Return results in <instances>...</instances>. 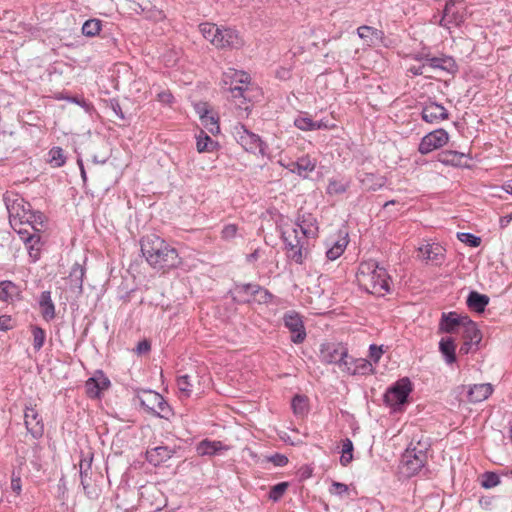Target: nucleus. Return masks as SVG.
<instances>
[{
    "instance_id": "1",
    "label": "nucleus",
    "mask_w": 512,
    "mask_h": 512,
    "mask_svg": "<svg viewBox=\"0 0 512 512\" xmlns=\"http://www.w3.org/2000/svg\"><path fill=\"white\" fill-rule=\"evenodd\" d=\"M3 201L9 214L11 227L24 242L33 262L40 258L43 245L41 233L47 228V217L41 211H35L20 194L6 191Z\"/></svg>"
},
{
    "instance_id": "2",
    "label": "nucleus",
    "mask_w": 512,
    "mask_h": 512,
    "mask_svg": "<svg viewBox=\"0 0 512 512\" xmlns=\"http://www.w3.org/2000/svg\"><path fill=\"white\" fill-rule=\"evenodd\" d=\"M141 253L148 264L157 270H170L182 264L176 248L156 234H147L140 240Z\"/></svg>"
},
{
    "instance_id": "3",
    "label": "nucleus",
    "mask_w": 512,
    "mask_h": 512,
    "mask_svg": "<svg viewBox=\"0 0 512 512\" xmlns=\"http://www.w3.org/2000/svg\"><path fill=\"white\" fill-rule=\"evenodd\" d=\"M361 289L375 296H384L390 291L391 278L384 267L374 260L363 261L356 274Z\"/></svg>"
},
{
    "instance_id": "4",
    "label": "nucleus",
    "mask_w": 512,
    "mask_h": 512,
    "mask_svg": "<svg viewBox=\"0 0 512 512\" xmlns=\"http://www.w3.org/2000/svg\"><path fill=\"white\" fill-rule=\"evenodd\" d=\"M316 236V229L300 225L297 228H287L282 232L287 257L297 264H302L308 254V238Z\"/></svg>"
},
{
    "instance_id": "5",
    "label": "nucleus",
    "mask_w": 512,
    "mask_h": 512,
    "mask_svg": "<svg viewBox=\"0 0 512 512\" xmlns=\"http://www.w3.org/2000/svg\"><path fill=\"white\" fill-rule=\"evenodd\" d=\"M250 84V76L244 71L228 69L222 74L221 89L233 99H239V106L248 99L246 92Z\"/></svg>"
},
{
    "instance_id": "6",
    "label": "nucleus",
    "mask_w": 512,
    "mask_h": 512,
    "mask_svg": "<svg viewBox=\"0 0 512 512\" xmlns=\"http://www.w3.org/2000/svg\"><path fill=\"white\" fill-rule=\"evenodd\" d=\"M141 407L148 413L169 419L173 415V411L162 395L152 390H143L138 394Z\"/></svg>"
},
{
    "instance_id": "7",
    "label": "nucleus",
    "mask_w": 512,
    "mask_h": 512,
    "mask_svg": "<svg viewBox=\"0 0 512 512\" xmlns=\"http://www.w3.org/2000/svg\"><path fill=\"white\" fill-rule=\"evenodd\" d=\"M320 361L324 364H336L343 371L349 364L348 348L343 343L326 342L321 344Z\"/></svg>"
},
{
    "instance_id": "8",
    "label": "nucleus",
    "mask_w": 512,
    "mask_h": 512,
    "mask_svg": "<svg viewBox=\"0 0 512 512\" xmlns=\"http://www.w3.org/2000/svg\"><path fill=\"white\" fill-rule=\"evenodd\" d=\"M412 391V383L409 378L404 377L396 381L384 394V402L386 405L397 410L404 405Z\"/></svg>"
},
{
    "instance_id": "9",
    "label": "nucleus",
    "mask_w": 512,
    "mask_h": 512,
    "mask_svg": "<svg viewBox=\"0 0 512 512\" xmlns=\"http://www.w3.org/2000/svg\"><path fill=\"white\" fill-rule=\"evenodd\" d=\"M235 137L237 142L247 151L253 154L264 156L267 145L261 137L249 131L244 125L235 127Z\"/></svg>"
},
{
    "instance_id": "10",
    "label": "nucleus",
    "mask_w": 512,
    "mask_h": 512,
    "mask_svg": "<svg viewBox=\"0 0 512 512\" xmlns=\"http://www.w3.org/2000/svg\"><path fill=\"white\" fill-rule=\"evenodd\" d=\"M401 462L407 477L418 474L427 462L426 449L412 448L409 446L403 453Z\"/></svg>"
},
{
    "instance_id": "11",
    "label": "nucleus",
    "mask_w": 512,
    "mask_h": 512,
    "mask_svg": "<svg viewBox=\"0 0 512 512\" xmlns=\"http://www.w3.org/2000/svg\"><path fill=\"white\" fill-rule=\"evenodd\" d=\"M466 18V6L463 0H448L443 10L439 25L449 28L450 25L460 26Z\"/></svg>"
},
{
    "instance_id": "12",
    "label": "nucleus",
    "mask_w": 512,
    "mask_h": 512,
    "mask_svg": "<svg viewBox=\"0 0 512 512\" xmlns=\"http://www.w3.org/2000/svg\"><path fill=\"white\" fill-rule=\"evenodd\" d=\"M448 141V132L443 128H439L429 132L421 139L418 151L422 155H427L430 152L443 147Z\"/></svg>"
},
{
    "instance_id": "13",
    "label": "nucleus",
    "mask_w": 512,
    "mask_h": 512,
    "mask_svg": "<svg viewBox=\"0 0 512 512\" xmlns=\"http://www.w3.org/2000/svg\"><path fill=\"white\" fill-rule=\"evenodd\" d=\"M24 423L28 433H30L33 438L39 439L43 436L44 423L36 405L32 403L25 405Z\"/></svg>"
},
{
    "instance_id": "14",
    "label": "nucleus",
    "mask_w": 512,
    "mask_h": 512,
    "mask_svg": "<svg viewBox=\"0 0 512 512\" xmlns=\"http://www.w3.org/2000/svg\"><path fill=\"white\" fill-rule=\"evenodd\" d=\"M285 327L291 332V341L301 344L306 339V331L302 317L295 311H288L283 316Z\"/></svg>"
},
{
    "instance_id": "15",
    "label": "nucleus",
    "mask_w": 512,
    "mask_h": 512,
    "mask_svg": "<svg viewBox=\"0 0 512 512\" xmlns=\"http://www.w3.org/2000/svg\"><path fill=\"white\" fill-rule=\"evenodd\" d=\"M469 316L460 315L457 312H443L439 322V332L454 334L460 333Z\"/></svg>"
},
{
    "instance_id": "16",
    "label": "nucleus",
    "mask_w": 512,
    "mask_h": 512,
    "mask_svg": "<svg viewBox=\"0 0 512 512\" xmlns=\"http://www.w3.org/2000/svg\"><path fill=\"white\" fill-rule=\"evenodd\" d=\"M421 118L426 123L438 124L443 120H447L449 113L443 105L434 101H428L422 106Z\"/></svg>"
},
{
    "instance_id": "17",
    "label": "nucleus",
    "mask_w": 512,
    "mask_h": 512,
    "mask_svg": "<svg viewBox=\"0 0 512 512\" xmlns=\"http://www.w3.org/2000/svg\"><path fill=\"white\" fill-rule=\"evenodd\" d=\"M244 45V40L239 32L232 28H219L216 46L220 48L239 49Z\"/></svg>"
},
{
    "instance_id": "18",
    "label": "nucleus",
    "mask_w": 512,
    "mask_h": 512,
    "mask_svg": "<svg viewBox=\"0 0 512 512\" xmlns=\"http://www.w3.org/2000/svg\"><path fill=\"white\" fill-rule=\"evenodd\" d=\"M110 380L102 371H98L95 376L89 378L85 383L86 393L90 398H98L101 391L108 389Z\"/></svg>"
},
{
    "instance_id": "19",
    "label": "nucleus",
    "mask_w": 512,
    "mask_h": 512,
    "mask_svg": "<svg viewBox=\"0 0 512 512\" xmlns=\"http://www.w3.org/2000/svg\"><path fill=\"white\" fill-rule=\"evenodd\" d=\"M173 454V449L167 446H158L146 452V460L154 466H159L169 460Z\"/></svg>"
},
{
    "instance_id": "20",
    "label": "nucleus",
    "mask_w": 512,
    "mask_h": 512,
    "mask_svg": "<svg viewBox=\"0 0 512 512\" xmlns=\"http://www.w3.org/2000/svg\"><path fill=\"white\" fill-rule=\"evenodd\" d=\"M428 67L438 69L450 74H454L458 70V66L451 56L442 55L440 57L431 56L428 59Z\"/></svg>"
},
{
    "instance_id": "21",
    "label": "nucleus",
    "mask_w": 512,
    "mask_h": 512,
    "mask_svg": "<svg viewBox=\"0 0 512 512\" xmlns=\"http://www.w3.org/2000/svg\"><path fill=\"white\" fill-rule=\"evenodd\" d=\"M85 276V268L79 263H75L70 270L68 275V283L70 290L81 294L83 291V279Z\"/></svg>"
},
{
    "instance_id": "22",
    "label": "nucleus",
    "mask_w": 512,
    "mask_h": 512,
    "mask_svg": "<svg viewBox=\"0 0 512 512\" xmlns=\"http://www.w3.org/2000/svg\"><path fill=\"white\" fill-rule=\"evenodd\" d=\"M493 392V387L489 383L475 384L468 390L467 397L471 403H479L486 400Z\"/></svg>"
},
{
    "instance_id": "23",
    "label": "nucleus",
    "mask_w": 512,
    "mask_h": 512,
    "mask_svg": "<svg viewBox=\"0 0 512 512\" xmlns=\"http://www.w3.org/2000/svg\"><path fill=\"white\" fill-rule=\"evenodd\" d=\"M343 371H346L347 373L351 375L361 374L366 375L371 372H373V366L370 361L359 358L354 359L353 357L349 356V364L345 365L343 368Z\"/></svg>"
},
{
    "instance_id": "24",
    "label": "nucleus",
    "mask_w": 512,
    "mask_h": 512,
    "mask_svg": "<svg viewBox=\"0 0 512 512\" xmlns=\"http://www.w3.org/2000/svg\"><path fill=\"white\" fill-rule=\"evenodd\" d=\"M40 312L43 319L47 322L53 320L56 316L55 305L51 298L50 291H43L40 294L39 300Z\"/></svg>"
},
{
    "instance_id": "25",
    "label": "nucleus",
    "mask_w": 512,
    "mask_h": 512,
    "mask_svg": "<svg viewBox=\"0 0 512 512\" xmlns=\"http://www.w3.org/2000/svg\"><path fill=\"white\" fill-rule=\"evenodd\" d=\"M316 167V163L309 156H303L295 162L289 164L291 172L306 178L309 172H312Z\"/></svg>"
},
{
    "instance_id": "26",
    "label": "nucleus",
    "mask_w": 512,
    "mask_h": 512,
    "mask_svg": "<svg viewBox=\"0 0 512 512\" xmlns=\"http://www.w3.org/2000/svg\"><path fill=\"white\" fill-rule=\"evenodd\" d=\"M465 325L462 327L460 333L462 334V338L465 341H469V343H474L477 347L478 344L482 340V333L479 330L477 324L468 318V320H465Z\"/></svg>"
},
{
    "instance_id": "27",
    "label": "nucleus",
    "mask_w": 512,
    "mask_h": 512,
    "mask_svg": "<svg viewBox=\"0 0 512 512\" xmlns=\"http://www.w3.org/2000/svg\"><path fill=\"white\" fill-rule=\"evenodd\" d=\"M489 297L485 294H481L477 291H471L466 299L468 308L474 312H484L486 306L489 304Z\"/></svg>"
},
{
    "instance_id": "28",
    "label": "nucleus",
    "mask_w": 512,
    "mask_h": 512,
    "mask_svg": "<svg viewBox=\"0 0 512 512\" xmlns=\"http://www.w3.org/2000/svg\"><path fill=\"white\" fill-rule=\"evenodd\" d=\"M439 351L447 364L456 362V345L452 337H443L439 342Z\"/></svg>"
},
{
    "instance_id": "29",
    "label": "nucleus",
    "mask_w": 512,
    "mask_h": 512,
    "mask_svg": "<svg viewBox=\"0 0 512 512\" xmlns=\"http://www.w3.org/2000/svg\"><path fill=\"white\" fill-rule=\"evenodd\" d=\"M362 187L367 191H376L384 186L385 179L374 173H362L359 175Z\"/></svg>"
},
{
    "instance_id": "30",
    "label": "nucleus",
    "mask_w": 512,
    "mask_h": 512,
    "mask_svg": "<svg viewBox=\"0 0 512 512\" xmlns=\"http://www.w3.org/2000/svg\"><path fill=\"white\" fill-rule=\"evenodd\" d=\"M419 253L425 260L440 264L444 258L443 248L439 244H427L419 248Z\"/></svg>"
},
{
    "instance_id": "31",
    "label": "nucleus",
    "mask_w": 512,
    "mask_h": 512,
    "mask_svg": "<svg viewBox=\"0 0 512 512\" xmlns=\"http://www.w3.org/2000/svg\"><path fill=\"white\" fill-rule=\"evenodd\" d=\"M197 379V375L193 376L189 374L179 375L177 377V387L181 393V397L189 398L192 395Z\"/></svg>"
},
{
    "instance_id": "32",
    "label": "nucleus",
    "mask_w": 512,
    "mask_h": 512,
    "mask_svg": "<svg viewBox=\"0 0 512 512\" xmlns=\"http://www.w3.org/2000/svg\"><path fill=\"white\" fill-rule=\"evenodd\" d=\"M20 296L19 287L11 281L5 280L0 282V300L13 301Z\"/></svg>"
},
{
    "instance_id": "33",
    "label": "nucleus",
    "mask_w": 512,
    "mask_h": 512,
    "mask_svg": "<svg viewBox=\"0 0 512 512\" xmlns=\"http://www.w3.org/2000/svg\"><path fill=\"white\" fill-rule=\"evenodd\" d=\"M465 154L454 150H444L438 154V161L444 165L462 166Z\"/></svg>"
},
{
    "instance_id": "34",
    "label": "nucleus",
    "mask_w": 512,
    "mask_h": 512,
    "mask_svg": "<svg viewBox=\"0 0 512 512\" xmlns=\"http://www.w3.org/2000/svg\"><path fill=\"white\" fill-rule=\"evenodd\" d=\"M222 449H224V445L221 441H210L205 439L197 445V453L201 456H212L217 454Z\"/></svg>"
},
{
    "instance_id": "35",
    "label": "nucleus",
    "mask_w": 512,
    "mask_h": 512,
    "mask_svg": "<svg viewBox=\"0 0 512 512\" xmlns=\"http://www.w3.org/2000/svg\"><path fill=\"white\" fill-rule=\"evenodd\" d=\"M92 460H93V454H90L87 457L81 458L80 463H79V473H80V478H81V485L83 486L84 490H86L89 486V484L87 483V477H88L89 471L91 470Z\"/></svg>"
},
{
    "instance_id": "36",
    "label": "nucleus",
    "mask_w": 512,
    "mask_h": 512,
    "mask_svg": "<svg viewBox=\"0 0 512 512\" xmlns=\"http://www.w3.org/2000/svg\"><path fill=\"white\" fill-rule=\"evenodd\" d=\"M349 186H350V182L349 181H344V180H341V179H334L333 178V179L329 180L326 192L329 195L343 194V193H345L347 191Z\"/></svg>"
},
{
    "instance_id": "37",
    "label": "nucleus",
    "mask_w": 512,
    "mask_h": 512,
    "mask_svg": "<svg viewBox=\"0 0 512 512\" xmlns=\"http://www.w3.org/2000/svg\"><path fill=\"white\" fill-rule=\"evenodd\" d=\"M353 460V443L349 438L342 440V451L340 463L342 466H348Z\"/></svg>"
},
{
    "instance_id": "38",
    "label": "nucleus",
    "mask_w": 512,
    "mask_h": 512,
    "mask_svg": "<svg viewBox=\"0 0 512 512\" xmlns=\"http://www.w3.org/2000/svg\"><path fill=\"white\" fill-rule=\"evenodd\" d=\"M203 37L216 46V39L219 34V27L211 23H202L199 26Z\"/></svg>"
},
{
    "instance_id": "39",
    "label": "nucleus",
    "mask_w": 512,
    "mask_h": 512,
    "mask_svg": "<svg viewBox=\"0 0 512 512\" xmlns=\"http://www.w3.org/2000/svg\"><path fill=\"white\" fill-rule=\"evenodd\" d=\"M31 332L33 336V349L38 352L42 349L45 339H46V333L45 330L42 329L39 326H31Z\"/></svg>"
},
{
    "instance_id": "40",
    "label": "nucleus",
    "mask_w": 512,
    "mask_h": 512,
    "mask_svg": "<svg viewBox=\"0 0 512 512\" xmlns=\"http://www.w3.org/2000/svg\"><path fill=\"white\" fill-rule=\"evenodd\" d=\"M101 21L98 19H89L84 22L82 26V33L85 36L93 37L97 35L101 30Z\"/></svg>"
},
{
    "instance_id": "41",
    "label": "nucleus",
    "mask_w": 512,
    "mask_h": 512,
    "mask_svg": "<svg viewBox=\"0 0 512 512\" xmlns=\"http://www.w3.org/2000/svg\"><path fill=\"white\" fill-rule=\"evenodd\" d=\"M196 145L198 152L202 153L212 151L215 143L212 141L210 136L201 131V134L197 137Z\"/></svg>"
},
{
    "instance_id": "42",
    "label": "nucleus",
    "mask_w": 512,
    "mask_h": 512,
    "mask_svg": "<svg viewBox=\"0 0 512 512\" xmlns=\"http://www.w3.org/2000/svg\"><path fill=\"white\" fill-rule=\"evenodd\" d=\"M294 125L302 131H314L315 123L308 114L299 115L294 120Z\"/></svg>"
},
{
    "instance_id": "43",
    "label": "nucleus",
    "mask_w": 512,
    "mask_h": 512,
    "mask_svg": "<svg viewBox=\"0 0 512 512\" xmlns=\"http://www.w3.org/2000/svg\"><path fill=\"white\" fill-rule=\"evenodd\" d=\"M49 156H50L49 161L54 167H61L65 164L66 157L64 155V151L62 148L53 147L49 151Z\"/></svg>"
},
{
    "instance_id": "44",
    "label": "nucleus",
    "mask_w": 512,
    "mask_h": 512,
    "mask_svg": "<svg viewBox=\"0 0 512 512\" xmlns=\"http://www.w3.org/2000/svg\"><path fill=\"white\" fill-rule=\"evenodd\" d=\"M500 483V477L494 472H485L481 476V486L490 489Z\"/></svg>"
},
{
    "instance_id": "45",
    "label": "nucleus",
    "mask_w": 512,
    "mask_h": 512,
    "mask_svg": "<svg viewBox=\"0 0 512 512\" xmlns=\"http://www.w3.org/2000/svg\"><path fill=\"white\" fill-rule=\"evenodd\" d=\"M295 414L303 415L307 412V398L302 395H296L291 402Z\"/></svg>"
},
{
    "instance_id": "46",
    "label": "nucleus",
    "mask_w": 512,
    "mask_h": 512,
    "mask_svg": "<svg viewBox=\"0 0 512 512\" xmlns=\"http://www.w3.org/2000/svg\"><path fill=\"white\" fill-rule=\"evenodd\" d=\"M288 486H289L288 482H280V483L272 486L269 491V499L274 502L279 501L283 497Z\"/></svg>"
},
{
    "instance_id": "47",
    "label": "nucleus",
    "mask_w": 512,
    "mask_h": 512,
    "mask_svg": "<svg viewBox=\"0 0 512 512\" xmlns=\"http://www.w3.org/2000/svg\"><path fill=\"white\" fill-rule=\"evenodd\" d=\"M457 238L462 243L470 246V247H478L481 244V238L468 232H459L457 233Z\"/></svg>"
},
{
    "instance_id": "48",
    "label": "nucleus",
    "mask_w": 512,
    "mask_h": 512,
    "mask_svg": "<svg viewBox=\"0 0 512 512\" xmlns=\"http://www.w3.org/2000/svg\"><path fill=\"white\" fill-rule=\"evenodd\" d=\"M346 248V242L337 241L334 245L326 251V257L333 261L339 258Z\"/></svg>"
},
{
    "instance_id": "49",
    "label": "nucleus",
    "mask_w": 512,
    "mask_h": 512,
    "mask_svg": "<svg viewBox=\"0 0 512 512\" xmlns=\"http://www.w3.org/2000/svg\"><path fill=\"white\" fill-rule=\"evenodd\" d=\"M201 121L205 128L212 134H217L220 131V127L218 124V121L213 117L209 116L206 112L204 115L201 116Z\"/></svg>"
},
{
    "instance_id": "50",
    "label": "nucleus",
    "mask_w": 512,
    "mask_h": 512,
    "mask_svg": "<svg viewBox=\"0 0 512 512\" xmlns=\"http://www.w3.org/2000/svg\"><path fill=\"white\" fill-rule=\"evenodd\" d=\"M238 226L235 224H227L221 231V238L226 241H230L237 236Z\"/></svg>"
},
{
    "instance_id": "51",
    "label": "nucleus",
    "mask_w": 512,
    "mask_h": 512,
    "mask_svg": "<svg viewBox=\"0 0 512 512\" xmlns=\"http://www.w3.org/2000/svg\"><path fill=\"white\" fill-rule=\"evenodd\" d=\"M240 290L243 291L246 294H249L251 296L257 295L260 291H262V287L258 284H243L240 287Z\"/></svg>"
},
{
    "instance_id": "52",
    "label": "nucleus",
    "mask_w": 512,
    "mask_h": 512,
    "mask_svg": "<svg viewBox=\"0 0 512 512\" xmlns=\"http://www.w3.org/2000/svg\"><path fill=\"white\" fill-rule=\"evenodd\" d=\"M383 354V350L381 346H377L375 344L370 345L369 347V357L374 363H378L381 356Z\"/></svg>"
},
{
    "instance_id": "53",
    "label": "nucleus",
    "mask_w": 512,
    "mask_h": 512,
    "mask_svg": "<svg viewBox=\"0 0 512 512\" xmlns=\"http://www.w3.org/2000/svg\"><path fill=\"white\" fill-rule=\"evenodd\" d=\"M150 7H151V3L148 1V0H138V1H133V6H132V9L139 13V12H144V11H147V10H150Z\"/></svg>"
},
{
    "instance_id": "54",
    "label": "nucleus",
    "mask_w": 512,
    "mask_h": 512,
    "mask_svg": "<svg viewBox=\"0 0 512 512\" xmlns=\"http://www.w3.org/2000/svg\"><path fill=\"white\" fill-rule=\"evenodd\" d=\"M268 460L278 467H283L288 463V458L285 455L279 453L270 456Z\"/></svg>"
},
{
    "instance_id": "55",
    "label": "nucleus",
    "mask_w": 512,
    "mask_h": 512,
    "mask_svg": "<svg viewBox=\"0 0 512 512\" xmlns=\"http://www.w3.org/2000/svg\"><path fill=\"white\" fill-rule=\"evenodd\" d=\"M11 489L17 495H20V493L22 491L21 478L18 475H16L14 472L12 473V477H11Z\"/></svg>"
},
{
    "instance_id": "56",
    "label": "nucleus",
    "mask_w": 512,
    "mask_h": 512,
    "mask_svg": "<svg viewBox=\"0 0 512 512\" xmlns=\"http://www.w3.org/2000/svg\"><path fill=\"white\" fill-rule=\"evenodd\" d=\"M376 31L375 28L366 25L360 26L357 29L358 36L362 39L368 38L370 35L376 33Z\"/></svg>"
},
{
    "instance_id": "57",
    "label": "nucleus",
    "mask_w": 512,
    "mask_h": 512,
    "mask_svg": "<svg viewBox=\"0 0 512 512\" xmlns=\"http://www.w3.org/2000/svg\"><path fill=\"white\" fill-rule=\"evenodd\" d=\"M151 349V344L148 340H142L140 342H138L136 348L134 349V351L138 354V355H142V354H145L147 352H149Z\"/></svg>"
},
{
    "instance_id": "58",
    "label": "nucleus",
    "mask_w": 512,
    "mask_h": 512,
    "mask_svg": "<svg viewBox=\"0 0 512 512\" xmlns=\"http://www.w3.org/2000/svg\"><path fill=\"white\" fill-rule=\"evenodd\" d=\"M11 328V317L7 315L0 316V331H7Z\"/></svg>"
},
{
    "instance_id": "59",
    "label": "nucleus",
    "mask_w": 512,
    "mask_h": 512,
    "mask_svg": "<svg viewBox=\"0 0 512 512\" xmlns=\"http://www.w3.org/2000/svg\"><path fill=\"white\" fill-rule=\"evenodd\" d=\"M431 58V54L427 52L425 49L413 55V59L417 61H425L424 64L428 66V59Z\"/></svg>"
},
{
    "instance_id": "60",
    "label": "nucleus",
    "mask_w": 512,
    "mask_h": 512,
    "mask_svg": "<svg viewBox=\"0 0 512 512\" xmlns=\"http://www.w3.org/2000/svg\"><path fill=\"white\" fill-rule=\"evenodd\" d=\"M315 220L311 219H303L301 222L297 223L293 228H297L300 230V225H303L304 227H311L312 229H316V233L318 232V228L314 225Z\"/></svg>"
},
{
    "instance_id": "61",
    "label": "nucleus",
    "mask_w": 512,
    "mask_h": 512,
    "mask_svg": "<svg viewBox=\"0 0 512 512\" xmlns=\"http://www.w3.org/2000/svg\"><path fill=\"white\" fill-rule=\"evenodd\" d=\"M426 67H428L426 64H422L419 66H411L409 68V72L412 73L415 76L424 75Z\"/></svg>"
},
{
    "instance_id": "62",
    "label": "nucleus",
    "mask_w": 512,
    "mask_h": 512,
    "mask_svg": "<svg viewBox=\"0 0 512 512\" xmlns=\"http://www.w3.org/2000/svg\"><path fill=\"white\" fill-rule=\"evenodd\" d=\"M332 487H334V488H335L336 493H337L338 495H342V494H344V493H347V492H348V486H347L346 484H344V483H340V482H336V481H334V482L332 483Z\"/></svg>"
},
{
    "instance_id": "63",
    "label": "nucleus",
    "mask_w": 512,
    "mask_h": 512,
    "mask_svg": "<svg viewBox=\"0 0 512 512\" xmlns=\"http://www.w3.org/2000/svg\"><path fill=\"white\" fill-rule=\"evenodd\" d=\"M258 294H261L260 296V302L268 303L273 299L272 293H270L267 289L262 287V291H260Z\"/></svg>"
},
{
    "instance_id": "64",
    "label": "nucleus",
    "mask_w": 512,
    "mask_h": 512,
    "mask_svg": "<svg viewBox=\"0 0 512 512\" xmlns=\"http://www.w3.org/2000/svg\"><path fill=\"white\" fill-rule=\"evenodd\" d=\"M511 221H512V213L508 214V215H505V216H502L500 218V220H499L500 227L501 228H506Z\"/></svg>"
}]
</instances>
